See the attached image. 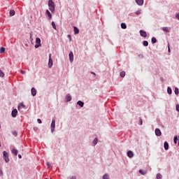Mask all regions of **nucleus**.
Listing matches in <instances>:
<instances>
[{"label":"nucleus","mask_w":179,"mask_h":179,"mask_svg":"<svg viewBox=\"0 0 179 179\" xmlns=\"http://www.w3.org/2000/svg\"><path fill=\"white\" fill-rule=\"evenodd\" d=\"M12 153L14 154L15 156H17L18 154V151H17V150H15V148H13L12 150Z\"/></svg>","instance_id":"obj_22"},{"label":"nucleus","mask_w":179,"mask_h":179,"mask_svg":"<svg viewBox=\"0 0 179 179\" xmlns=\"http://www.w3.org/2000/svg\"><path fill=\"white\" fill-rule=\"evenodd\" d=\"M162 30H163L164 32H166V33L170 32V30H169V27H164L162 28Z\"/></svg>","instance_id":"obj_20"},{"label":"nucleus","mask_w":179,"mask_h":179,"mask_svg":"<svg viewBox=\"0 0 179 179\" xmlns=\"http://www.w3.org/2000/svg\"><path fill=\"white\" fill-rule=\"evenodd\" d=\"M66 102H69V101H71L72 100V97H71V96L69 94H68L66 95Z\"/></svg>","instance_id":"obj_13"},{"label":"nucleus","mask_w":179,"mask_h":179,"mask_svg":"<svg viewBox=\"0 0 179 179\" xmlns=\"http://www.w3.org/2000/svg\"><path fill=\"white\" fill-rule=\"evenodd\" d=\"M173 141L174 143L177 144V141H178V138L177 137V136H175Z\"/></svg>","instance_id":"obj_31"},{"label":"nucleus","mask_w":179,"mask_h":179,"mask_svg":"<svg viewBox=\"0 0 179 179\" xmlns=\"http://www.w3.org/2000/svg\"><path fill=\"white\" fill-rule=\"evenodd\" d=\"M139 173L143 176H145L146 173H148V172H146V171H143V169H140Z\"/></svg>","instance_id":"obj_18"},{"label":"nucleus","mask_w":179,"mask_h":179,"mask_svg":"<svg viewBox=\"0 0 179 179\" xmlns=\"http://www.w3.org/2000/svg\"><path fill=\"white\" fill-rule=\"evenodd\" d=\"M55 123H56L55 120H52V122H51V124H50V128H51V132L52 133H54V131H55Z\"/></svg>","instance_id":"obj_5"},{"label":"nucleus","mask_w":179,"mask_h":179,"mask_svg":"<svg viewBox=\"0 0 179 179\" xmlns=\"http://www.w3.org/2000/svg\"><path fill=\"white\" fill-rule=\"evenodd\" d=\"M17 113H18L17 110L16 108H15V109H13V110H12L11 115H12L13 117H16Z\"/></svg>","instance_id":"obj_6"},{"label":"nucleus","mask_w":179,"mask_h":179,"mask_svg":"<svg viewBox=\"0 0 179 179\" xmlns=\"http://www.w3.org/2000/svg\"><path fill=\"white\" fill-rule=\"evenodd\" d=\"M69 179H76V176H72L71 178H70Z\"/></svg>","instance_id":"obj_47"},{"label":"nucleus","mask_w":179,"mask_h":179,"mask_svg":"<svg viewBox=\"0 0 179 179\" xmlns=\"http://www.w3.org/2000/svg\"><path fill=\"white\" fill-rule=\"evenodd\" d=\"M20 73H21L22 74H25V73H26V71H24V70H20Z\"/></svg>","instance_id":"obj_41"},{"label":"nucleus","mask_w":179,"mask_h":179,"mask_svg":"<svg viewBox=\"0 0 179 179\" xmlns=\"http://www.w3.org/2000/svg\"><path fill=\"white\" fill-rule=\"evenodd\" d=\"M38 124H42V120L41 119H37Z\"/></svg>","instance_id":"obj_40"},{"label":"nucleus","mask_w":179,"mask_h":179,"mask_svg":"<svg viewBox=\"0 0 179 179\" xmlns=\"http://www.w3.org/2000/svg\"><path fill=\"white\" fill-rule=\"evenodd\" d=\"M32 36H33V34L31 33V34H30V41H31V42L33 41V38H32Z\"/></svg>","instance_id":"obj_37"},{"label":"nucleus","mask_w":179,"mask_h":179,"mask_svg":"<svg viewBox=\"0 0 179 179\" xmlns=\"http://www.w3.org/2000/svg\"><path fill=\"white\" fill-rule=\"evenodd\" d=\"M41 40L40 38H36L35 48H38V47H41Z\"/></svg>","instance_id":"obj_4"},{"label":"nucleus","mask_w":179,"mask_h":179,"mask_svg":"<svg viewBox=\"0 0 179 179\" xmlns=\"http://www.w3.org/2000/svg\"><path fill=\"white\" fill-rule=\"evenodd\" d=\"M46 15H48L49 20H52V15L49 10H46Z\"/></svg>","instance_id":"obj_12"},{"label":"nucleus","mask_w":179,"mask_h":179,"mask_svg":"<svg viewBox=\"0 0 179 179\" xmlns=\"http://www.w3.org/2000/svg\"><path fill=\"white\" fill-rule=\"evenodd\" d=\"M126 76V72L125 71H121L120 72V77L124 78Z\"/></svg>","instance_id":"obj_26"},{"label":"nucleus","mask_w":179,"mask_h":179,"mask_svg":"<svg viewBox=\"0 0 179 179\" xmlns=\"http://www.w3.org/2000/svg\"><path fill=\"white\" fill-rule=\"evenodd\" d=\"M47 166L50 167V164H49V162L47 163Z\"/></svg>","instance_id":"obj_48"},{"label":"nucleus","mask_w":179,"mask_h":179,"mask_svg":"<svg viewBox=\"0 0 179 179\" xmlns=\"http://www.w3.org/2000/svg\"><path fill=\"white\" fill-rule=\"evenodd\" d=\"M151 42L152 44H155L157 42V40L155 37H152L151 39Z\"/></svg>","instance_id":"obj_24"},{"label":"nucleus","mask_w":179,"mask_h":179,"mask_svg":"<svg viewBox=\"0 0 179 179\" xmlns=\"http://www.w3.org/2000/svg\"><path fill=\"white\" fill-rule=\"evenodd\" d=\"M139 121H140V125H142L143 124V120L141 117H139Z\"/></svg>","instance_id":"obj_38"},{"label":"nucleus","mask_w":179,"mask_h":179,"mask_svg":"<svg viewBox=\"0 0 179 179\" xmlns=\"http://www.w3.org/2000/svg\"><path fill=\"white\" fill-rule=\"evenodd\" d=\"M48 7L51 13H54L55 11V2L52 0L48 1Z\"/></svg>","instance_id":"obj_1"},{"label":"nucleus","mask_w":179,"mask_h":179,"mask_svg":"<svg viewBox=\"0 0 179 179\" xmlns=\"http://www.w3.org/2000/svg\"><path fill=\"white\" fill-rule=\"evenodd\" d=\"M127 156H128L129 158L134 157V152H132V151H128V152H127Z\"/></svg>","instance_id":"obj_17"},{"label":"nucleus","mask_w":179,"mask_h":179,"mask_svg":"<svg viewBox=\"0 0 179 179\" xmlns=\"http://www.w3.org/2000/svg\"><path fill=\"white\" fill-rule=\"evenodd\" d=\"M53 66V60L52 59V55H49V60H48V68L51 69Z\"/></svg>","instance_id":"obj_3"},{"label":"nucleus","mask_w":179,"mask_h":179,"mask_svg":"<svg viewBox=\"0 0 179 179\" xmlns=\"http://www.w3.org/2000/svg\"><path fill=\"white\" fill-rule=\"evenodd\" d=\"M167 92H168L169 94H171V92H172L171 87H168Z\"/></svg>","instance_id":"obj_29"},{"label":"nucleus","mask_w":179,"mask_h":179,"mask_svg":"<svg viewBox=\"0 0 179 179\" xmlns=\"http://www.w3.org/2000/svg\"><path fill=\"white\" fill-rule=\"evenodd\" d=\"M9 14L10 17H13L15 15V11L14 10H10Z\"/></svg>","instance_id":"obj_19"},{"label":"nucleus","mask_w":179,"mask_h":179,"mask_svg":"<svg viewBox=\"0 0 179 179\" xmlns=\"http://www.w3.org/2000/svg\"><path fill=\"white\" fill-rule=\"evenodd\" d=\"M20 105L22 108H25V105L23 103H21Z\"/></svg>","instance_id":"obj_43"},{"label":"nucleus","mask_w":179,"mask_h":179,"mask_svg":"<svg viewBox=\"0 0 179 179\" xmlns=\"http://www.w3.org/2000/svg\"><path fill=\"white\" fill-rule=\"evenodd\" d=\"M164 148L165 150H167L169 149V143L167 141H165L164 143Z\"/></svg>","instance_id":"obj_16"},{"label":"nucleus","mask_w":179,"mask_h":179,"mask_svg":"<svg viewBox=\"0 0 179 179\" xmlns=\"http://www.w3.org/2000/svg\"><path fill=\"white\" fill-rule=\"evenodd\" d=\"M121 28H122V29H126L127 28V24H126L125 23L122 22V23L121 24Z\"/></svg>","instance_id":"obj_21"},{"label":"nucleus","mask_w":179,"mask_h":179,"mask_svg":"<svg viewBox=\"0 0 179 179\" xmlns=\"http://www.w3.org/2000/svg\"><path fill=\"white\" fill-rule=\"evenodd\" d=\"M157 179H162V175H161V173H157Z\"/></svg>","instance_id":"obj_35"},{"label":"nucleus","mask_w":179,"mask_h":179,"mask_svg":"<svg viewBox=\"0 0 179 179\" xmlns=\"http://www.w3.org/2000/svg\"><path fill=\"white\" fill-rule=\"evenodd\" d=\"M69 60L71 62H73L74 60V55L73 52H69Z\"/></svg>","instance_id":"obj_9"},{"label":"nucleus","mask_w":179,"mask_h":179,"mask_svg":"<svg viewBox=\"0 0 179 179\" xmlns=\"http://www.w3.org/2000/svg\"><path fill=\"white\" fill-rule=\"evenodd\" d=\"M74 34H78L80 33V30L77 27H73Z\"/></svg>","instance_id":"obj_14"},{"label":"nucleus","mask_w":179,"mask_h":179,"mask_svg":"<svg viewBox=\"0 0 179 179\" xmlns=\"http://www.w3.org/2000/svg\"><path fill=\"white\" fill-rule=\"evenodd\" d=\"M110 176L108 175V173H105V175L103 176V179H109Z\"/></svg>","instance_id":"obj_28"},{"label":"nucleus","mask_w":179,"mask_h":179,"mask_svg":"<svg viewBox=\"0 0 179 179\" xmlns=\"http://www.w3.org/2000/svg\"><path fill=\"white\" fill-rule=\"evenodd\" d=\"M3 175V171L2 169H0V176H2Z\"/></svg>","instance_id":"obj_44"},{"label":"nucleus","mask_w":179,"mask_h":179,"mask_svg":"<svg viewBox=\"0 0 179 179\" xmlns=\"http://www.w3.org/2000/svg\"><path fill=\"white\" fill-rule=\"evenodd\" d=\"M0 147H1V144H0Z\"/></svg>","instance_id":"obj_51"},{"label":"nucleus","mask_w":179,"mask_h":179,"mask_svg":"<svg viewBox=\"0 0 179 179\" xmlns=\"http://www.w3.org/2000/svg\"><path fill=\"white\" fill-rule=\"evenodd\" d=\"M4 76H5V73L1 70H0V77L3 78Z\"/></svg>","instance_id":"obj_32"},{"label":"nucleus","mask_w":179,"mask_h":179,"mask_svg":"<svg viewBox=\"0 0 179 179\" xmlns=\"http://www.w3.org/2000/svg\"><path fill=\"white\" fill-rule=\"evenodd\" d=\"M52 27L55 30H57V26L54 21L52 22Z\"/></svg>","instance_id":"obj_23"},{"label":"nucleus","mask_w":179,"mask_h":179,"mask_svg":"<svg viewBox=\"0 0 179 179\" xmlns=\"http://www.w3.org/2000/svg\"><path fill=\"white\" fill-rule=\"evenodd\" d=\"M18 157H19V159H22V155H20V154H19Z\"/></svg>","instance_id":"obj_49"},{"label":"nucleus","mask_w":179,"mask_h":179,"mask_svg":"<svg viewBox=\"0 0 179 179\" xmlns=\"http://www.w3.org/2000/svg\"><path fill=\"white\" fill-rule=\"evenodd\" d=\"M77 104L81 108L84 107L85 105L84 102L82 101H78Z\"/></svg>","instance_id":"obj_15"},{"label":"nucleus","mask_w":179,"mask_h":179,"mask_svg":"<svg viewBox=\"0 0 179 179\" xmlns=\"http://www.w3.org/2000/svg\"><path fill=\"white\" fill-rule=\"evenodd\" d=\"M168 51H169V52H170V44H169V45H168Z\"/></svg>","instance_id":"obj_46"},{"label":"nucleus","mask_w":179,"mask_h":179,"mask_svg":"<svg viewBox=\"0 0 179 179\" xmlns=\"http://www.w3.org/2000/svg\"><path fill=\"white\" fill-rule=\"evenodd\" d=\"M12 134L15 136H17V131H12Z\"/></svg>","instance_id":"obj_33"},{"label":"nucleus","mask_w":179,"mask_h":179,"mask_svg":"<svg viewBox=\"0 0 179 179\" xmlns=\"http://www.w3.org/2000/svg\"><path fill=\"white\" fill-rule=\"evenodd\" d=\"M143 44L145 47H148L149 45V42H148V41H144Z\"/></svg>","instance_id":"obj_25"},{"label":"nucleus","mask_w":179,"mask_h":179,"mask_svg":"<svg viewBox=\"0 0 179 179\" xmlns=\"http://www.w3.org/2000/svg\"><path fill=\"white\" fill-rule=\"evenodd\" d=\"M135 1L140 6H143V0H135Z\"/></svg>","instance_id":"obj_11"},{"label":"nucleus","mask_w":179,"mask_h":179,"mask_svg":"<svg viewBox=\"0 0 179 179\" xmlns=\"http://www.w3.org/2000/svg\"><path fill=\"white\" fill-rule=\"evenodd\" d=\"M136 14L137 15H141V10H137V11L136 12Z\"/></svg>","instance_id":"obj_39"},{"label":"nucleus","mask_w":179,"mask_h":179,"mask_svg":"<svg viewBox=\"0 0 179 179\" xmlns=\"http://www.w3.org/2000/svg\"><path fill=\"white\" fill-rule=\"evenodd\" d=\"M3 159L4 161L8 163L10 162L9 159V155L8 152H6V151H3Z\"/></svg>","instance_id":"obj_2"},{"label":"nucleus","mask_w":179,"mask_h":179,"mask_svg":"<svg viewBox=\"0 0 179 179\" xmlns=\"http://www.w3.org/2000/svg\"><path fill=\"white\" fill-rule=\"evenodd\" d=\"M176 110L179 112V104L176 105Z\"/></svg>","instance_id":"obj_42"},{"label":"nucleus","mask_w":179,"mask_h":179,"mask_svg":"<svg viewBox=\"0 0 179 179\" xmlns=\"http://www.w3.org/2000/svg\"><path fill=\"white\" fill-rule=\"evenodd\" d=\"M140 35H141V36H142L143 38L148 37V34H146V31H145L142 29L140 30Z\"/></svg>","instance_id":"obj_7"},{"label":"nucleus","mask_w":179,"mask_h":179,"mask_svg":"<svg viewBox=\"0 0 179 179\" xmlns=\"http://www.w3.org/2000/svg\"><path fill=\"white\" fill-rule=\"evenodd\" d=\"M176 18L179 20V13L176 14Z\"/></svg>","instance_id":"obj_45"},{"label":"nucleus","mask_w":179,"mask_h":179,"mask_svg":"<svg viewBox=\"0 0 179 179\" xmlns=\"http://www.w3.org/2000/svg\"><path fill=\"white\" fill-rule=\"evenodd\" d=\"M98 142H99L98 138H95L94 139L93 143H94V145H97Z\"/></svg>","instance_id":"obj_27"},{"label":"nucleus","mask_w":179,"mask_h":179,"mask_svg":"<svg viewBox=\"0 0 179 179\" xmlns=\"http://www.w3.org/2000/svg\"><path fill=\"white\" fill-rule=\"evenodd\" d=\"M91 73L96 76V73L94 72H91Z\"/></svg>","instance_id":"obj_50"},{"label":"nucleus","mask_w":179,"mask_h":179,"mask_svg":"<svg viewBox=\"0 0 179 179\" xmlns=\"http://www.w3.org/2000/svg\"><path fill=\"white\" fill-rule=\"evenodd\" d=\"M67 37L69 39V41L71 42V41H72L71 35V34H68Z\"/></svg>","instance_id":"obj_36"},{"label":"nucleus","mask_w":179,"mask_h":179,"mask_svg":"<svg viewBox=\"0 0 179 179\" xmlns=\"http://www.w3.org/2000/svg\"><path fill=\"white\" fill-rule=\"evenodd\" d=\"M45 179H47V178H45Z\"/></svg>","instance_id":"obj_52"},{"label":"nucleus","mask_w":179,"mask_h":179,"mask_svg":"<svg viewBox=\"0 0 179 179\" xmlns=\"http://www.w3.org/2000/svg\"><path fill=\"white\" fill-rule=\"evenodd\" d=\"M5 51H6V48H5L1 47L0 48V53H3V52H5Z\"/></svg>","instance_id":"obj_30"},{"label":"nucleus","mask_w":179,"mask_h":179,"mask_svg":"<svg viewBox=\"0 0 179 179\" xmlns=\"http://www.w3.org/2000/svg\"><path fill=\"white\" fill-rule=\"evenodd\" d=\"M31 95L33 96H35L36 95V93H37V90L35 87H32L31 90Z\"/></svg>","instance_id":"obj_10"},{"label":"nucleus","mask_w":179,"mask_h":179,"mask_svg":"<svg viewBox=\"0 0 179 179\" xmlns=\"http://www.w3.org/2000/svg\"><path fill=\"white\" fill-rule=\"evenodd\" d=\"M155 135L157 136H162V131H160V129H159V128L155 129Z\"/></svg>","instance_id":"obj_8"},{"label":"nucleus","mask_w":179,"mask_h":179,"mask_svg":"<svg viewBox=\"0 0 179 179\" xmlns=\"http://www.w3.org/2000/svg\"><path fill=\"white\" fill-rule=\"evenodd\" d=\"M178 93H179L178 88V87H176V88H175V94H176V95H178Z\"/></svg>","instance_id":"obj_34"}]
</instances>
